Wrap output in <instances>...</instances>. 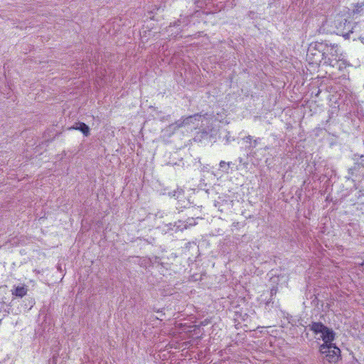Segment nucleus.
Segmentation results:
<instances>
[{
    "label": "nucleus",
    "instance_id": "1",
    "mask_svg": "<svg viewBox=\"0 0 364 364\" xmlns=\"http://www.w3.org/2000/svg\"><path fill=\"white\" fill-rule=\"evenodd\" d=\"M319 48L322 49V56L324 60V63L328 64L332 67H335L336 64L341 62L345 65V60L342 53H339L338 46L337 44L321 43L318 45Z\"/></svg>",
    "mask_w": 364,
    "mask_h": 364
},
{
    "label": "nucleus",
    "instance_id": "2",
    "mask_svg": "<svg viewBox=\"0 0 364 364\" xmlns=\"http://www.w3.org/2000/svg\"><path fill=\"white\" fill-rule=\"evenodd\" d=\"M308 327L317 336L318 339L321 338L323 341H333L334 340V331L321 322H312Z\"/></svg>",
    "mask_w": 364,
    "mask_h": 364
},
{
    "label": "nucleus",
    "instance_id": "3",
    "mask_svg": "<svg viewBox=\"0 0 364 364\" xmlns=\"http://www.w3.org/2000/svg\"><path fill=\"white\" fill-rule=\"evenodd\" d=\"M320 352L329 363H336L341 358V350L335 343H323L320 346Z\"/></svg>",
    "mask_w": 364,
    "mask_h": 364
},
{
    "label": "nucleus",
    "instance_id": "4",
    "mask_svg": "<svg viewBox=\"0 0 364 364\" xmlns=\"http://www.w3.org/2000/svg\"><path fill=\"white\" fill-rule=\"evenodd\" d=\"M69 130L75 129L80 131L84 136H88L90 135V128L84 122H76L73 126L68 128Z\"/></svg>",
    "mask_w": 364,
    "mask_h": 364
},
{
    "label": "nucleus",
    "instance_id": "5",
    "mask_svg": "<svg viewBox=\"0 0 364 364\" xmlns=\"http://www.w3.org/2000/svg\"><path fill=\"white\" fill-rule=\"evenodd\" d=\"M11 291L13 295L22 298L26 295L28 289L25 286L16 287Z\"/></svg>",
    "mask_w": 364,
    "mask_h": 364
},
{
    "label": "nucleus",
    "instance_id": "6",
    "mask_svg": "<svg viewBox=\"0 0 364 364\" xmlns=\"http://www.w3.org/2000/svg\"><path fill=\"white\" fill-rule=\"evenodd\" d=\"M364 9V0H360L356 6H355V11L357 12H360V11Z\"/></svg>",
    "mask_w": 364,
    "mask_h": 364
},
{
    "label": "nucleus",
    "instance_id": "7",
    "mask_svg": "<svg viewBox=\"0 0 364 364\" xmlns=\"http://www.w3.org/2000/svg\"><path fill=\"white\" fill-rule=\"evenodd\" d=\"M260 140L259 138H257L255 140H252V144H250L249 146V149H253V148H255L257 146V145L258 144V142Z\"/></svg>",
    "mask_w": 364,
    "mask_h": 364
},
{
    "label": "nucleus",
    "instance_id": "8",
    "mask_svg": "<svg viewBox=\"0 0 364 364\" xmlns=\"http://www.w3.org/2000/svg\"><path fill=\"white\" fill-rule=\"evenodd\" d=\"M244 140L247 142V143H249L250 144H252V136L250 135L246 136L245 138H244Z\"/></svg>",
    "mask_w": 364,
    "mask_h": 364
},
{
    "label": "nucleus",
    "instance_id": "9",
    "mask_svg": "<svg viewBox=\"0 0 364 364\" xmlns=\"http://www.w3.org/2000/svg\"><path fill=\"white\" fill-rule=\"evenodd\" d=\"M353 33V31H350L348 33H343V36L345 38H350V34Z\"/></svg>",
    "mask_w": 364,
    "mask_h": 364
},
{
    "label": "nucleus",
    "instance_id": "10",
    "mask_svg": "<svg viewBox=\"0 0 364 364\" xmlns=\"http://www.w3.org/2000/svg\"><path fill=\"white\" fill-rule=\"evenodd\" d=\"M225 165H226V163H225V161H221L220 162V168H223V167H225Z\"/></svg>",
    "mask_w": 364,
    "mask_h": 364
},
{
    "label": "nucleus",
    "instance_id": "11",
    "mask_svg": "<svg viewBox=\"0 0 364 364\" xmlns=\"http://www.w3.org/2000/svg\"><path fill=\"white\" fill-rule=\"evenodd\" d=\"M191 118H192V117H189L186 118V120H183V124L188 123V121H189Z\"/></svg>",
    "mask_w": 364,
    "mask_h": 364
},
{
    "label": "nucleus",
    "instance_id": "12",
    "mask_svg": "<svg viewBox=\"0 0 364 364\" xmlns=\"http://www.w3.org/2000/svg\"><path fill=\"white\" fill-rule=\"evenodd\" d=\"M183 332H184L185 330H186V325L185 324H183Z\"/></svg>",
    "mask_w": 364,
    "mask_h": 364
},
{
    "label": "nucleus",
    "instance_id": "13",
    "mask_svg": "<svg viewBox=\"0 0 364 364\" xmlns=\"http://www.w3.org/2000/svg\"><path fill=\"white\" fill-rule=\"evenodd\" d=\"M271 294H274V291H273V290L271 291Z\"/></svg>",
    "mask_w": 364,
    "mask_h": 364
},
{
    "label": "nucleus",
    "instance_id": "14",
    "mask_svg": "<svg viewBox=\"0 0 364 364\" xmlns=\"http://www.w3.org/2000/svg\"><path fill=\"white\" fill-rule=\"evenodd\" d=\"M271 294H274V291H273V290L271 291Z\"/></svg>",
    "mask_w": 364,
    "mask_h": 364
}]
</instances>
